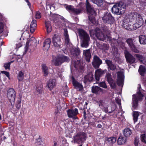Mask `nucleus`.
Here are the masks:
<instances>
[{
  "label": "nucleus",
  "mask_w": 146,
  "mask_h": 146,
  "mask_svg": "<svg viewBox=\"0 0 146 146\" xmlns=\"http://www.w3.org/2000/svg\"><path fill=\"white\" fill-rule=\"evenodd\" d=\"M79 35L81 39V46L87 48L89 46L90 38L89 35L82 29H78Z\"/></svg>",
  "instance_id": "nucleus-1"
},
{
  "label": "nucleus",
  "mask_w": 146,
  "mask_h": 146,
  "mask_svg": "<svg viewBox=\"0 0 146 146\" xmlns=\"http://www.w3.org/2000/svg\"><path fill=\"white\" fill-rule=\"evenodd\" d=\"M126 6L122 2L115 4L111 8L112 13L116 15H120L124 13Z\"/></svg>",
  "instance_id": "nucleus-2"
},
{
  "label": "nucleus",
  "mask_w": 146,
  "mask_h": 146,
  "mask_svg": "<svg viewBox=\"0 0 146 146\" xmlns=\"http://www.w3.org/2000/svg\"><path fill=\"white\" fill-rule=\"evenodd\" d=\"M90 32L91 36L95 35L98 39L102 41H104L107 37V35L104 34L98 27L96 28L94 30L90 31Z\"/></svg>",
  "instance_id": "nucleus-3"
},
{
  "label": "nucleus",
  "mask_w": 146,
  "mask_h": 146,
  "mask_svg": "<svg viewBox=\"0 0 146 146\" xmlns=\"http://www.w3.org/2000/svg\"><path fill=\"white\" fill-rule=\"evenodd\" d=\"M141 88V86L139 87V91L137 92L136 94H133V99L132 101V107L136 109L138 106L139 100H140L142 99L143 95L140 92V89Z\"/></svg>",
  "instance_id": "nucleus-4"
},
{
  "label": "nucleus",
  "mask_w": 146,
  "mask_h": 146,
  "mask_svg": "<svg viewBox=\"0 0 146 146\" xmlns=\"http://www.w3.org/2000/svg\"><path fill=\"white\" fill-rule=\"evenodd\" d=\"M70 59L67 56L61 55L56 59L52 60V64L54 63V64L56 66L60 65L62 63L64 62H68Z\"/></svg>",
  "instance_id": "nucleus-5"
},
{
  "label": "nucleus",
  "mask_w": 146,
  "mask_h": 146,
  "mask_svg": "<svg viewBox=\"0 0 146 146\" xmlns=\"http://www.w3.org/2000/svg\"><path fill=\"white\" fill-rule=\"evenodd\" d=\"M102 19L104 23L108 24H110V25L113 24L114 21V19L111 14L110 13L107 12L104 13Z\"/></svg>",
  "instance_id": "nucleus-6"
},
{
  "label": "nucleus",
  "mask_w": 146,
  "mask_h": 146,
  "mask_svg": "<svg viewBox=\"0 0 146 146\" xmlns=\"http://www.w3.org/2000/svg\"><path fill=\"white\" fill-rule=\"evenodd\" d=\"M125 42L127 44L130 50L135 53H138L139 50L137 48L134 44V39L132 38H129L127 39Z\"/></svg>",
  "instance_id": "nucleus-7"
},
{
  "label": "nucleus",
  "mask_w": 146,
  "mask_h": 146,
  "mask_svg": "<svg viewBox=\"0 0 146 146\" xmlns=\"http://www.w3.org/2000/svg\"><path fill=\"white\" fill-rule=\"evenodd\" d=\"M7 97L11 103V105H13L16 97V93L13 89L11 88L8 90L7 92Z\"/></svg>",
  "instance_id": "nucleus-8"
},
{
  "label": "nucleus",
  "mask_w": 146,
  "mask_h": 146,
  "mask_svg": "<svg viewBox=\"0 0 146 146\" xmlns=\"http://www.w3.org/2000/svg\"><path fill=\"white\" fill-rule=\"evenodd\" d=\"M85 138L86 135L85 133L83 132L80 133L74 137V143H82L86 140Z\"/></svg>",
  "instance_id": "nucleus-9"
},
{
  "label": "nucleus",
  "mask_w": 146,
  "mask_h": 146,
  "mask_svg": "<svg viewBox=\"0 0 146 146\" xmlns=\"http://www.w3.org/2000/svg\"><path fill=\"white\" fill-rule=\"evenodd\" d=\"M52 42L55 47L60 48L62 44L60 36L57 34L54 35L52 38Z\"/></svg>",
  "instance_id": "nucleus-10"
},
{
  "label": "nucleus",
  "mask_w": 146,
  "mask_h": 146,
  "mask_svg": "<svg viewBox=\"0 0 146 146\" xmlns=\"http://www.w3.org/2000/svg\"><path fill=\"white\" fill-rule=\"evenodd\" d=\"M124 54L127 63L133 64L135 62V58L127 50H124Z\"/></svg>",
  "instance_id": "nucleus-11"
},
{
  "label": "nucleus",
  "mask_w": 146,
  "mask_h": 146,
  "mask_svg": "<svg viewBox=\"0 0 146 146\" xmlns=\"http://www.w3.org/2000/svg\"><path fill=\"white\" fill-rule=\"evenodd\" d=\"M102 63V60L97 56L95 55L93 56L92 64L95 69L98 68Z\"/></svg>",
  "instance_id": "nucleus-12"
},
{
  "label": "nucleus",
  "mask_w": 146,
  "mask_h": 146,
  "mask_svg": "<svg viewBox=\"0 0 146 146\" xmlns=\"http://www.w3.org/2000/svg\"><path fill=\"white\" fill-rule=\"evenodd\" d=\"M138 25V23H135L133 25L130 23H127L124 22L123 24L124 27L127 29L129 30H134L140 27Z\"/></svg>",
  "instance_id": "nucleus-13"
},
{
  "label": "nucleus",
  "mask_w": 146,
  "mask_h": 146,
  "mask_svg": "<svg viewBox=\"0 0 146 146\" xmlns=\"http://www.w3.org/2000/svg\"><path fill=\"white\" fill-rule=\"evenodd\" d=\"M92 92L96 95H100L105 93L106 91L98 86H93L92 88Z\"/></svg>",
  "instance_id": "nucleus-14"
},
{
  "label": "nucleus",
  "mask_w": 146,
  "mask_h": 146,
  "mask_svg": "<svg viewBox=\"0 0 146 146\" xmlns=\"http://www.w3.org/2000/svg\"><path fill=\"white\" fill-rule=\"evenodd\" d=\"M106 71V69L102 70L100 68L96 70L95 73V78L96 80L99 81L100 77L104 75Z\"/></svg>",
  "instance_id": "nucleus-15"
},
{
  "label": "nucleus",
  "mask_w": 146,
  "mask_h": 146,
  "mask_svg": "<svg viewBox=\"0 0 146 146\" xmlns=\"http://www.w3.org/2000/svg\"><path fill=\"white\" fill-rule=\"evenodd\" d=\"M83 57L88 62H89L91 57L90 48L84 50L83 52Z\"/></svg>",
  "instance_id": "nucleus-16"
},
{
  "label": "nucleus",
  "mask_w": 146,
  "mask_h": 146,
  "mask_svg": "<svg viewBox=\"0 0 146 146\" xmlns=\"http://www.w3.org/2000/svg\"><path fill=\"white\" fill-rule=\"evenodd\" d=\"M67 113L69 117L74 119L78 113V110L77 108L69 109L67 111Z\"/></svg>",
  "instance_id": "nucleus-17"
},
{
  "label": "nucleus",
  "mask_w": 146,
  "mask_h": 146,
  "mask_svg": "<svg viewBox=\"0 0 146 146\" xmlns=\"http://www.w3.org/2000/svg\"><path fill=\"white\" fill-rule=\"evenodd\" d=\"M86 7L87 11L90 14L93 15H96L95 11L94 10L92 6L90 5L88 0H86Z\"/></svg>",
  "instance_id": "nucleus-18"
},
{
  "label": "nucleus",
  "mask_w": 146,
  "mask_h": 146,
  "mask_svg": "<svg viewBox=\"0 0 146 146\" xmlns=\"http://www.w3.org/2000/svg\"><path fill=\"white\" fill-rule=\"evenodd\" d=\"M36 42V40L34 37H31L30 39L27 42L25 46V53L26 54L28 50L29 45H34V44Z\"/></svg>",
  "instance_id": "nucleus-19"
},
{
  "label": "nucleus",
  "mask_w": 146,
  "mask_h": 146,
  "mask_svg": "<svg viewBox=\"0 0 146 146\" xmlns=\"http://www.w3.org/2000/svg\"><path fill=\"white\" fill-rule=\"evenodd\" d=\"M134 15H135L136 16L134 17V19L135 20H136L137 22L138 23V25L141 26L143 24V20L142 18V17L140 15V14L134 13Z\"/></svg>",
  "instance_id": "nucleus-20"
},
{
  "label": "nucleus",
  "mask_w": 146,
  "mask_h": 146,
  "mask_svg": "<svg viewBox=\"0 0 146 146\" xmlns=\"http://www.w3.org/2000/svg\"><path fill=\"white\" fill-rule=\"evenodd\" d=\"M135 16H136L134 15V13L129 14L125 16L124 19V22L126 23H130L133 21L134 20V18Z\"/></svg>",
  "instance_id": "nucleus-21"
},
{
  "label": "nucleus",
  "mask_w": 146,
  "mask_h": 146,
  "mask_svg": "<svg viewBox=\"0 0 146 146\" xmlns=\"http://www.w3.org/2000/svg\"><path fill=\"white\" fill-rule=\"evenodd\" d=\"M94 80V75L92 72H89L84 77V82L85 83L91 82Z\"/></svg>",
  "instance_id": "nucleus-22"
},
{
  "label": "nucleus",
  "mask_w": 146,
  "mask_h": 146,
  "mask_svg": "<svg viewBox=\"0 0 146 146\" xmlns=\"http://www.w3.org/2000/svg\"><path fill=\"white\" fill-rule=\"evenodd\" d=\"M72 84L75 88L79 91H81L83 89V87L82 84L74 79L73 80Z\"/></svg>",
  "instance_id": "nucleus-23"
},
{
  "label": "nucleus",
  "mask_w": 146,
  "mask_h": 146,
  "mask_svg": "<svg viewBox=\"0 0 146 146\" xmlns=\"http://www.w3.org/2000/svg\"><path fill=\"white\" fill-rule=\"evenodd\" d=\"M71 55L74 57L78 56L80 53V50L78 47L73 48L70 50Z\"/></svg>",
  "instance_id": "nucleus-24"
},
{
  "label": "nucleus",
  "mask_w": 146,
  "mask_h": 146,
  "mask_svg": "<svg viewBox=\"0 0 146 146\" xmlns=\"http://www.w3.org/2000/svg\"><path fill=\"white\" fill-rule=\"evenodd\" d=\"M56 85V80L55 79H50L47 84L48 88L51 90Z\"/></svg>",
  "instance_id": "nucleus-25"
},
{
  "label": "nucleus",
  "mask_w": 146,
  "mask_h": 146,
  "mask_svg": "<svg viewBox=\"0 0 146 146\" xmlns=\"http://www.w3.org/2000/svg\"><path fill=\"white\" fill-rule=\"evenodd\" d=\"M106 63L107 64L108 68L112 70H114L116 69V66L112 63L111 60L107 59L105 60Z\"/></svg>",
  "instance_id": "nucleus-26"
},
{
  "label": "nucleus",
  "mask_w": 146,
  "mask_h": 146,
  "mask_svg": "<svg viewBox=\"0 0 146 146\" xmlns=\"http://www.w3.org/2000/svg\"><path fill=\"white\" fill-rule=\"evenodd\" d=\"M42 69L43 76L45 77L47 76L49 72L47 67L45 64H43L42 65Z\"/></svg>",
  "instance_id": "nucleus-27"
},
{
  "label": "nucleus",
  "mask_w": 146,
  "mask_h": 146,
  "mask_svg": "<svg viewBox=\"0 0 146 146\" xmlns=\"http://www.w3.org/2000/svg\"><path fill=\"white\" fill-rule=\"evenodd\" d=\"M126 141L127 138L126 137H123L121 135L118 137L117 142L118 145H121L125 143Z\"/></svg>",
  "instance_id": "nucleus-28"
},
{
  "label": "nucleus",
  "mask_w": 146,
  "mask_h": 146,
  "mask_svg": "<svg viewBox=\"0 0 146 146\" xmlns=\"http://www.w3.org/2000/svg\"><path fill=\"white\" fill-rule=\"evenodd\" d=\"M64 30L65 43L66 44L68 45L70 43V39L67 30L66 29H65Z\"/></svg>",
  "instance_id": "nucleus-29"
},
{
  "label": "nucleus",
  "mask_w": 146,
  "mask_h": 146,
  "mask_svg": "<svg viewBox=\"0 0 146 146\" xmlns=\"http://www.w3.org/2000/svg\"><path fill=\"white\" fill-rule=\"evenodd\" d=\"M132 131L129 128L127 127L123 130V134L126 137H129L132 134Z\"/></svg>",
  "instance_id": "nucleus-30"
},
{
  "label": "nucleus",
  "mask_w": 146,
  "mask_h": 146,
  "mask_svg": "<svg viewBox=\"0 0 146 146\" xmlns=\"http://www.w3.org/2000/svg\"><path fill=\"white\" fill-rule=\"evenodd\" d=\"M36 26V21L35 20H33L31 23L30 26V31L31 33H33L34 32Z\"/></svg>",
  "instance_id": "nucleus-31"
},
{
  "label": "nucleus",
  "mask_w": 146,
  "mask_h": 146,
  "mask_svg": "<svg viewBox=\"0 0 146 146\" xmlns=\"http://www.w3.org/2000/svg\"><path fill=\"white\" fill-rule=\"evenodd\" d=\"M139 41L141 44H146V36L141 35L139 36Z\"/></svg>",
  "instance_id": "nucleus-32"
},
{
  "label": "nucleus",
  "mask_w": 146,
  "mask_h": 146,
  "mask_svg": "<svg viewBox=\"0 0 146 146\" xmlns=\"http://www.w3.org/2000/svg\"><path fill=\"white\" fill-rule=\"evenodd\" d=\"M102 29L104 33L106 35H110L111 33V31L106 26H102Z\"/></svg>",
  "instance_id": "nucleus-33"
},
{
  "label": "nucleus",
  "mask_w": 146,
  "mask_h": 146,
  "mask_svg": "<svg viewBox=\"0 0 146 146\" xmlns=\"http://www.w3.org/2000/svg\"><path fill=\"white\" fill-rule=\"evenodd\" d=\"M146 71V68L145 67L141 65L140 66L139 72L140 74L142 76H143Z\"/></svg>",
  "instance_id": "nucleus-34"
},
{
  "label": "nucleus",
  "mask_w": 146,
  "mask_h": 146,
  "mask_svg": "<svg viewBox=\"0 0 146 146\" xmlns=\"http://www.w3.org/2000/svg\"><path fill=\"white\" fill-rule=\"evenodd\" d=\"M46 26L47 33H48L52 31V27L51 26L50 23L49 22H47L45 23Z\"/></svg>",
  "instance_id": "nucleus-35"
},
{
  "label": "nucleus",
  "mask_w": 146,
  "mask_h": 146,
  "mask_svg": "<svg viewBox=\"0 0 146 146\" xmlns=\"http://www.w3.org/2000/svg\"><path fill=\"white\" fill-rule=\"evenodd\" d=\"M133 115L134 122H135L137 121L139 115V113L137 111H133Z\"/></svg>",
  "instance_id": "nucleus-36"
},
{
  "label": "nucleus",
  "mask_w": 146,
  "mask_h": 146,
  "mask_svg": "<svg viewBox=\"0 0 146 146\" xmlns=\"http://www.w3.org/2000/svg\"><path fill=\"white\" fill-rule=\"evenodd\" d=\"M94 3L96 4L98 6L103 5V3L102 0H91Z\"/></svg>",
  "instance_id": "nucleus-37"
},
{
  "label": "nucleus",
  "mask_w": 146,
  "mask_h": 146,
  "mask_svg": "<svg viewBox=\"0 0 146 146\" xmlns=\"http://www.w3.org/2000/svg\"><path fill=\"white\" fill-rule=\"evenodd\" d=\"M24 74L22 71H20L17 76V78L19 81H22L24 78Z\"/></svg>",
  "instance_id": "nucleus-38"
},
{
  "label": "nucleus",
  "mask_w": 146,
  "mask_h": 146,
  "mask_svg": "<svg viewBox=\"0 0 146 146\" xmlns=\"http://www.w3.org/2000/svg\"><path fill=\"white\" fill-rule=\"evenodd\" d=\"M106 140L110 143H114L115 142L116 140V138L114 137H111L109 138H107Z\"/></svg>",
  "instance_id": "nucleus-39"
},
{
  "label": "nucleus",
  "mask_w": 146,
  "mask_h": 146,
  "mask_svg": "<svg viewBox=\"0 0 146 146\" xmlns=\"http://www.w3.org/2000/svg\"><path fill=\"white\" fill-rule=\"evenodd\" d=\"M82 12V10L80 9H76L74 8L72 13L74 15H76L80 14Z\"/></svg>",
  "instance_id": "nucleus-40"
},
{
  "label": "nucleus",
  "mask_w": 146,
  "mask_h": 146,
  "mask_svg": "<svg viewBox=\"0 0 146 146\" xmlns=\"http://www.w3.org/2000/svg\"><path fill=\"white\" fill-rule=\"evenodd\" d=\"M116 45H119L121 46L124 47L125 46V43L123 42L119 38L118 36V39L117 40V42L116 43Z\"/></svg>",
  "instance_id": "nucleus-41"
},
{
  "label": "nucleus",
  "mask_w": 146,
  "mask_h": 146,
  "mask_svg": "<svg viewBox=\"0 0 146 146\" xmlns=\"http://www.w3.org/2000/svg\"><path fill=\"white\" fill-rule=\"evenodd\" d=\"M106 78L108 82H111L113 80L111 76L110 73H107L106 74Z\"/></svg>",
  "instance_id": "nucleus-42"
},
{
  "label": "nucleus",
  "mask_w": 146,
  "mask_h": 146,
  "mask_svg": "<svg viewBox=\"0 0 146 146\" xmlns=\"http://www.w3.org/2000/svg\"><path fill=\"white\" fill-rule=\"evenodd\" d=\"M74 8V7L71 5H67L66 7V9L70 13H72L73 12Z\"/></svg>",
  "instance_id": "nucleus-43"
},
{
  "label": "nucleus",
  "mask_w": 146,
  "mask_h": 146,
  "mask_svg": "<svg viewBox=\"0 0 146 146\" xmlns=\"http://www.w3.org/2000/svg\"><path fill=\"white\" fill-rule=\"evenodd\" d=\"M108 113H110L115 110L116 106L114 105L111 106H108Z\"/></svg>",
  "instance_id": "nucleus-44"
},
{
  "label": "nucleus",
  "mask_w": 146,
  "mask_h": 146,
  "mask_svg": "<svg viewBox=\"0 0 146 146\" xmlns=\"http://www.w3.org/2000/svg\"><path fill=\"white\" fill-rule=\"evenodd\" d=\"M42 84H40L39 86L36 88V91L38 93L40 94L42 92Z\"/></svg>",
  "instance_id": "nucleus-45"
},
{
  "label": "nucleus",
  "mask_w": 146,
  "mask_h": 146,
  "mask_svg": "<svg viewBox=\"0 0 146 146\" xmlns=\"http://www.w3.org/2000/svg\"><path fill=\"white\" fill-rule=\"evenodd\" d=\"M88 19L90 21L92 24H94L96 23L95 17L92 15H90L88 16Z\"/></svg>",
  "instance_id": "nucleus-46"
},
{
  "label": "nucleus",
  "mask_w": 146,
  "mask_h": 146,
  "mask_svg": "<svg viewBox=\"0 0 146 146\" xmlns=\"http://www.w3.org/2000/svg\"><path fill=\"white\" fill-rule=\"evenodd\" d=\"M135 56L136 57L137 59H138L141 61H142L143 59V57L141 55L138 54H135Z\"/></svg>",
  "instance_id": "nucleus-47"
},
{
  "label": "nucleus",
  "mask_w": 146,
  "mask_h": 146,
  "mask_svg": "<svg viewBox=\"0 0 146 146\" xmlns=\"http://www.w3.org/2000/svg\"><path fill=\"white\" fill-rule=\"evenodd\" d=\"M96 102L98 104L99 107L102 108V107H104V103L103 102V101L102 100H100L96 101Z\"/></svg>",
  "instance_id": "nucleus-48"
},
{
  "label": "nucleus",
  "mask_w": 146,
  "mask_h": 146,
  "mask_svg": "<svg viewBox=\"0 0 146 146\" xmlns=\"http://www.w3.org/2000/svg\"><path fill=\"white\" fill-rule=\"evenodd\" d=\"M141 140L143 142L146 143V136L145 134H143L141 135Z\"/></svg>",
  "instance_id": "nucleus-49"
},
{
  "label": "nucleus",
  "mask_w": 146,
  "mask_h": 146,
  "mask_svg": "<svg viewBox=\"0 0 146 146\" xmlns=\"http://www.w3.org/2000/svg\"><path fill=\"white\" fill-rule=\"evenodd\" d=\"M13 61L6 63L4 64V67L6 70L8 69L9 70L10 69V65L11 62Z\"/></svg>",
  "instance_id": "nucleus-50"
},
{
  "label": "nucleus",
  "mask_w": 146,
  "mask_h": 146,
  "mask_svg": "<svg viewBox=\"0 0 146 146\" xmlns=\"http://www.w3.org/2000/svg\"><path fill=\"white\" fill-rule=\"evenodd\" d=\"M99 86L104 88L106 89L107 88V86L104 82H100L99 84Z\"/></svg>",
  "instance_id": "nucleus-51"
},
{
  "label": "nucleus",
  "mask_w": 146,
  "mask_h": 146,
  "mask_svg": "<svg viewBox=\"0 0 146 146\" xmlns=\"http://www.w3.org/2000/svg\"><path fill=\"white\" fill-rule=\"evenodd\" d=\"M80 66V62L79 60H74V67L75 68H78Z\"/></svg>",
  "instance_id": "nucleus-52"
},
{
  "label": "nucleus",
  "mask_w": 146,
  "mask_h": 146,
  "mask_svg": "<svg viewBox=\"0 0 146 146\" xmlns=\"http://www.w3.org/2000/svg\"><path fill=\"white\" fill-rule=\"evenodd\" d=\"M109 83L110 84L111 88L115 89L116 86V84L114 82L113 80L111 82H109Z\"/></svg>",
  "instance_id": "nucleus-53"
},
{
  "label": "nucleus",
  "mask_w": 146,
  "mask_h": 146,
  "mask_svg": "<svg viewBox=\"0 0 146 146\" xmlns=\"http://www.w3.org/2000/svg\"><path fill=\"white\" fill-rule=\"evenodd\" d=\"M117 77L120 79H122L123 75V74L121 72H117Z\"/></svg>",
  "instance_id": "nucleus-54"
},
{
  "label": "nucleus",
  "mask_w": 146,
  "mask_h": 146,
  "mask_svg": "<svg viewBox=\"0 0 146 146\" xmlns=\"http://www.w3.org/2000/svg\"><path fill=\"white\" fill-rule=\"evenodd\" d=\"M42 141L41 138H40V137L38 138L36 140V143L38 145H39V146H40L41 145V142H42Z\"/></svg>",
  "instance_id": "nucleus-55"
},
{
  "label": "nucleus",
  "mask_w": 146,
  "mask_h": 146,
  "mask_svg": "<svg viewBox=\"0 0 146 146\" xmlns=\"http://www.w3.org/2000/svg\"><path fill=\"white\" fill-rule=\"evenodd\" d=\"M44 45L43 46L44 47V49L45 50H47L49 49L50 46V45L48 44H45L44 43Z\"/></svg>",
  "instance_id": "nucleus-56"
},
{
  "label": "nucleus",
  "mask_w": 146,
  "mask_h": 146,
  "mask_svg": "<svg viewBox=\"0 0 146 146\" xmlns=\"http://www.w3.org/2000/svg\"><path fill=\"white\" fill-rule=\"evenodd\" d=\"M139 141V138L138 137H136L134 142V144L135 146H137L138 145Z\"/></svg>",
  "instance_id": "nucleus-57"
},
{
  "label": "nucleus",
  "mask_w": 146,
  "mask_h": 146,
  "mask_svg": "<svg viewBox=\"0 0 146 146\" xmlns=\"http://www.w3.org/2000/svg\"><path fill=\"white\" fill-rule=\"evenodd\" d=\"M22 45V44L21 43L19 42L18 43H16L15 44L16 46L15 47V48L17 50H18V48L21 47Z\"/></svg>",
  "instance_id": "nucleus-58"
},
{
  "label": "nucleus",
  "mask_w": 146,
  "mask_h": 146,
  "mask_svg": "<svg viewBox=\"0 0 146 146\" xmlns=\"http://www.w3.org/2000/svg\"><path fill=\"white\" fill-rule=\"evenodd\" d=\"M51 42V40L50 38L46 39L44 41V43L50 44Z\"/></svg>",
  "instance_id": "nucleus-59"
},
{
  "label": "nucleus",
  "mask_w": 146,
  "mask_h": 146,
  "mask_svg": "<svg viewBox=\"0 0 146 146\" xmlns=\"http://www.w3.org/2000/svg\"><path fill=\"white\" fill-rule=\"evenodd\" d=\"M41 17L40 13L39 12H37L36 14V19H38Z\"/></svg>",
  "instance_id": "nucleus-60"
},
{
  "label": "nucleus",
  "mask_w": 146,
  "mask_h": 146,
  "mask_svg": "<svg viewBox=\"0 0 146 146\" xmlns=\"http://www.w3.org/2000/svg\"><path fill=\"white\" fill-rule=\"evenodd\" d=\"M1 73L2 74H4L7 77H9V72L7 71H1Z\"/></svg>",
  "instance_id": "nucleus-61"
},
{
  "label": "nucleus",
  "mask_w": 146,
  "mask_h": 146,
  "mask_svg": "<svg viewBox=\"0 0 146 146\" xmlns=\"http://www.w3.org/2000/svg\"><path fill=\"white\" fill-rule=\"evenodd\" d=\"M116 102L120 106L121 105V100L118 98L115 99Z\"/></svg>",
  "instance_id": "nucleus-62"
},
{
  "label": "nucleus",
  "mask_w": 146,
  "mask_h": 146,
  "mask_svg": "<svg viewBox=\"0 0 146 146\" xmlns=\"http://www.w3.org/2000/svg\"><path fill=\"white\" fill-rule=\"evenodd\" d=\"M117 84L120 86L122 85L123 84L122 79H120L119 80H118L117 81Z\"/></svg>",
  "instance_id": "nucleus-63"
},
{
  "label": "nucleus",
  "mask_w": 146,
  "mask_h": 146,
  "mask_svg": "<svg viewBox=\"0 0 146 146\" xmlns=\"http://www.w3.org/2000/svg\"><path fill=\"white\" fill-rule=\"evenodd\" d=\"M104 49L106 50H108L109 49V46L108 45L105 44L104 45Z\"/></svg>",
  "instance_id": "nucleus-64"
}]
</instances>
